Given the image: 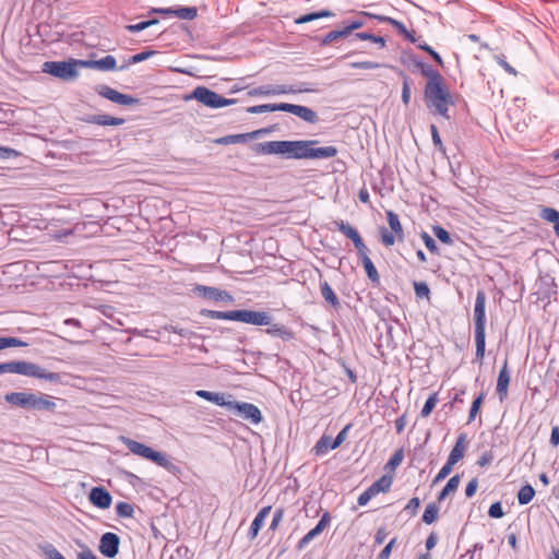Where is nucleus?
Returning <instances> with one entry per match:
<instances>
[{
    "label": "nucleus",
    "instance_id": "obj_26",
    "mask_svg": "<svg viewBox=\"0 0 559 559\" xmlns=\"http://www.w3.org/2000/svg\"><path fill=\"white\" fill-rule=\"evenodd\" d=\"M266 326L267 328L264 330V332L272 337L281 338L284 342L295 340L294 331L281 323H273L271 321L270 325Z\"/></svg>",
    "mask_w": 559,
    "mask_h": 559
},
{
    "label": "nucleus",
    "instance_id": "obj_45",
    "mask_svg": "<svg viewBox=\"0 0 559 559\" xmlns=\"http://www.w3.org/2000/svg\"><path fill=\"white\" fill-rule=\"evenodd\" d=\"M347 36H348V33L345 27L342 29H333V31L329 32L325 36L321 37L319 39V43H320V46H328L332 41L337 40L340 38L347 37Z\"/></svg>",
    "mask_w": 559,
    "mask_h": 559
},
{
    "label": "nucleus",
    "instance_id": "obj_25",
    "mask_svg": "<svg viewBox=\"0 0 559 559\" xmlns=\"http://www.w3.org/2000/svg\"><path fill=\"white\" fill-rule=\"evenodd\" d=\"M466 443H467L466 433H464V432L460 433L445 463L454 466L460 460H462L465 454Z\"/></svg>",
    "mask_w": 559,
    "mask_h": 559
},
{
    "label": "nucleus",
    "instance_id": "obj_56",
    "mask_svg": "<svg viewBox=\"0 0 559 559\" xmlns=\"http://www.w3.org/2000/svg\"><path fill=\"white\" fill-rule=\"evenodd\" d=\"M133 513H134V509L131 503L126 502V501H119L116 504V514L119 518H123V519L132 518Z\"/></svg>",
    "mask_w": 559,
    "mask_h": 559
},
{
    "label": "nucleus",
    "instance_id": "obj_31",
    "mask_svg": "<svg viewBox=\"0 0 559 559\" xmlns=\"http://www.w3.org/2000/svg\"><path fill=\"white\" fill-rule=\"evenodd\" d=\"M153 463L163 467L165 471L174 476L181 474V468L173 462V460L164 452L158 451Z\"/></svg>",
    "mask_w": 559,
    "mask_h": 559
},
{
    "label": "nucleus",
    "instance_id": "obj_59",
    "mask_svg": "<svg viewBox=\"0 0 559 559\" xmlns=\"http://www.w3.org/2000/svg\"><path fill=\"white\" fill-rule=\"evenodd\" d=\"M162 331L171 332L180 335L183 338H190L192 335H194V332L189 329L179 328L178 325L173 324H165L160 329Z\"/></svg>",
    "mask_w": 559,
    "mask_h": 559
},
{
    "label": "nucleus",
    "instance_id": "obj_12",
    "mask_svg": "<svg viewBox=\"0 0 559 559\" xmlns=\"http://www.w3.org/2000/svg\"><path fill=\"white\" fill-rule=\"evenodd\" d=\"M97 93L102 97H104L115 104L122 105V106H132V105H136L140 103L139 98L133 97L132 95H129V94L120 93L117 90H115L108 85H100L97 88Z\"/></svg>",
    "mask_w": 559,
    "mask_h": 559
},
{
    "label": "nucleus",
    "instance_id": "obj_11",
    "mask_svg": "<svg viewBox=\"0 0 559 559\" xmlns=\"http://www.w3.org/2000/svg\"><path fill=\"white\" fill-rule=\"evenodd\" d=\"M306 148L304 150V159H328L337 155L338 150L333 146L316 147L318 140H306Z\"/></svg>",
    "mask_w": 559,
    "mask_h": 559
},
{
    "label": "nucleus",
    "instance_id": "obj_44",
    "mask_svg": "<svg viewBox=\"0 0 559 559\" xmlns=\"http://www.w3.org/2000/svg\"><path fill=\"white\" fill-rule=\"evenodd\" d=\"M127 332L130 333L132 336L146 337V338H150V340H153L156 342L160 341V330H151V329L140 330V329L133 328V329H129Z\"/></svg>",
    "mask_w": 559,
    "mask_h": 559
},
{
    "label": "nucleus",
    "instance_id": "obj_20",
    "mask_svg": "<svg viewBox=\"0 0 559 559\" xmlns=\"http://www.w3.org/2000/svg\"><path fill=\"white\" fill-rule=\"evenodd\" d=\"M270 132V129H259L248 133H238V134H229L215 140L216 144L219 145H230V144H239L247 143L251 139H255L261 134H266Z\"/></svg>",
    "mask_w": 559,
    "mask_h": 559
},
{
    "label": "nucleus",
    "instance_id": "obj_57",
    "mask_svg": "<svg viewBox=\"0 0 559 559\" xmlns=\"http://www.w3.org/2000/svg\"><path fill=\"white\" fill-rule=\"evenodd\" d=\"M439 399H438V393L437 392H433L431 393L428 399L426 400L423 408H421V412H420V415L423 417H428L433 408L436 407L437 403H438Z\"/></svg>",
    "mask_w": 559,
    "mask_h": 559
},
{
    "label": "nucleus",
    "instance_id": "obj_35",
    "mask_svg": "<svg viewBox=\"0 0 559 559\" xmlns=\"http://www.w3.org/2000/svg\"><path fill=\"white\" fill-rule=\"evenodd\" d=\"M334 449H337V448L333 445V439L328 435H323L317 441L314 447L312 448V452L317 456H322V455L326 454L329 452V450H334Z\"/></svg>",
    "mask_w": 559,
    "mask_h": 559
},
{
    "label": "nucleus",
    "instance_id": "obj_49",
    "mask_svg": "<svg viewBox=\"0 0 559 559\" xmlns=\"http://www.w3.org/2000/svg\"><path fill=\"white\" fill-rule=\"evenodd\" d=\"M475 360L483 361L486 350V333L475 334Z\"/></svg>",
    "mask_w": 559,
    "mask_h": 559
},
{
    "label": "nucleus",
    "instance_id": "obj_34",
    "mask_svg": "<svg viewBox=\"0 0 559 559\" xmlns=\"http://www.w3.org/2000/svg\"><path fill=\"white\" fill-rule=\"evenodd\" d=\"M385 215H386V221H388L391 231L394 233V235L396 236L399 241H403L404 240V230H403L402 224L400 222L399 215L392 210H388L385 212Z\"/></svg>",
    "mask_w": 559,
    "mask_h": 559
},
{
    "label": "nucleus",
    "instance_id": "obj_54",
    "mask_svg": "<svg viewBox=\"0 0 559 559\" xmlns=\"http://www.w3.org/2000/svg\"><path fill=\"white\" fill-rule=\"evenodd\" d=\"M432 233H433L435 237L442 243L449 245V246L453 243V239H452L450 233L442 226L435 225L432 227Z\"/></svg>",
    "mask_w": 559,
    "mask_h": 559
},
{
    "label": "nucleus",
    "instance_id": "obj_46",
    "mask_svg": "<svg viewBox=\"0 0 559 559\" xmlns=\"http://www.w3.org/2000/svg\"><path fill=\"white\" fill-rule=\"evenodd\" d=\"M397 74L403 80L402 84V102L405 106H408L411 103V79L405 74L402 70L397 71Z\"/></svg>",
    "mask_w": 559,
    "mask_h": 559
},
{
    "label": "nucleus",
    "instance_id": "obj_4",
    "mask_svg": "<svg viewBox=\"0 0 559 559\" xmlns=\"http://www.w3.org/2000/svg\"><path fill=\"white\" fill-rule=\"evenodd\" d=\"M183 99L186 102L194 99L198 103L211 109H218L226 106H230L237 102L235 98H226L216 93L215 91H212L211 88L203 85L194 87L191 91V93L185 95Z\"/></svg>",
    "mask_w": 559,
    "mask_h": 559
},
{
    "label": "nucleus",
    "instance_id": "obj_64",
    "mask_svg": "<svg viewBox=\"0 0 559 559\" xmlns=\"http://www.w3.org/2000/svg\"><path fill=\"white\" fill-rule=\"evenodd\" d=\"M414 290L418 298H428L430 294V288L425 282H415L414 283Z\"/></svg>",
    "mask_w": 559,
    "mask_h": 559
},
{
    "label": "nucleus",
    "instance_id": "obj_51",
    "mask_svg": "<svg viewBox=\"0 0 559 559\" xmlns=\"http://www.w3.org/2000/svg\"><path fill=\"white\" fill-rule=\"evenodd\" d=\"M28 344L14 336H0V350L9 347H25Z\"/></svg>",
    "mask_w": 559,
    "mask_h": 559
},
{
    "label": "nucleus",
    "instance_id": "obj_2",
    "mask_svg": "<svg viewBox=\"0 0 559 559\" xmlns=\"http://www.w3.org/2000/svg\"><path fill=\"white\" fill-rule=\"evenodd\" d=\"M4 401L13 406L22 407L27 411L53 412L56 403L52 397L40 394L36 395L29 392H10L4 395Z\"/></svg>",
    "mask_w": 559,
    "mask_h": 559
},
{
    "label": "nucleus",
    "instance_id": "obj_40",
    "mask_svg": "<svg viewBox=\"0 0 559 559\" xmlns=\"http://www.w3.org/2000/svg\"><path fill=\"white\" fill-rule=\"evenodd\" d=\"M156 53L155 50H150V49H146V50H143L141 52H138L133 56H131L127 62L122 66H120L118 68L119 71H124L129 68V66L131 64H134V63H139V62H142V61H145L147 60L148 58H151L152 56H154Z\"/></svg>",
    "mask_w": 559,
    "mask_h": 559
},
{
    "label": "nucleus",
    "instance_id": "obj_32",
    "mask_svg": "<svg viewBox=\"0 0 559 559\" xmlns=\"http://www.w3.org/2000/svg\"><path fill=\"white\" fill-rule=\"evenodd\" d=\"M400 61L405 68H407L413 73L419 72L425 63L412 51H403Z\"/></svg>",
    "mask_w": 559,
    "mask_h": 559
},
{
    "label": "nucleus",
    "instance_id": "obj_41",
    "mask_svg": "<svg viewBox=\"0 0 559 559\" xmlns=\"http://www.w3.org/2000/svg\"><path fill=\"white\" fill-rule=\"evenodd\" d=\"M535 496V489L532 485L525 484L518 492V502L520 506L528 504Z\"/></svg>",
    "mask_w": 559,
    "mask_h": 559
},
{
    "label": "nucleus",
    "instance_id": "obj_18",
    "mask_svg": "<svg viewBox=\"0 0 559 559\" xmlns=\"http://www.w3.org/2000/svg\"><path fill=\"white\" fill-rule=\"evenodd\" d=\"M331 522V515L329 512H324L316 526L311 528L296 545L297 550L305 549L311 540H313L316 537H318L324 528L328 526V524Z\"/></svg>",
    "mask_w": 559,
    "mask_h": 559
},
{
    "label": "nucleus",
    "instance_id": "obj_63",
    "mask_svg": "<svg viewBox=\"0 0 559 559\" xmlns=\"http://www.w3.org/2000/svg\"><path fill=\"white\" fill-rule=\"evenodd\" d=\"M420 238L423 239L426 248L431 252V253H439L438 251V246L435 241V239L426 231H421L420 234Z\"/></svg>",
    "mask_w": 559,
    "mask_h": 559
},
{
    "label": "nucleus",
    "instance_id": "obj_16",
    "mask_svg": "<svg viewBox=\"0 0 559 559\" xmlns=\"http://www.w3.org/2000/svg\"><path fill=\"white\" fill-rule=\"evenodd\" d=\"M537 295L539 300L546 301L547 304L557 295V284L552 276L546 274L539 277L537 282Z\"/></svg>",
    "mask_w": 559,
    "mask_h": 559
},
{
    "label": "nucleus",
    "instance_id": "obj_36",
    "mask_svg": "<svg viewBox=\"0 0 559 559\" xmlns=\"http://www.w3.org/2000/svg\"><path fill=\"white\" fill-rule=\"evenodd\" d=\"M419 72L423 76L427 79V83L425 86H429L431 84L436 85L443 82L442 75L426 62L424 63Z\"/></svg>",
    "mask_w": 559,
    "mask_h": 559
},
{
    "label": "nucleus",
    "instance_id": "obj_8",
    "mask_svg": "<svg viewBox=\"0 0 559 559\" xmlns=\"http://www.w3.org/2000/svg\"><path fill=\"white\" fill-rule=\"evenodd\" d=\"M334 225L340 233H342L353 241L359 257L368 254L369 249L365 245L360 234L355 227H353L347 222H344L342 219L334 221Z\"/></svg>",
    "mask_w": 559,
    "mask_h": 559
},
{
    "label": "nucleus",
    "instance_id": "obj_29",
    "mask_svg": "<svg viewBox=\"0 0 559 559\" xmlns=\"http://www.w3.org/2000/svg\"><path fill=\"white\" fill-rule=\"evenodd\" d=\"M271 506L263 507L254 516L247 535L250 540L254 539L258 536L260 530L264 524L265 518L271 512Z\"/></svg>",
    "mask_w": 559,
    "mask_h": 559
},
{
    "label": "nucleus",
    "instance_id": "obj_28",
    "mask_svg": "<svg viewBox=\"0 0 559 559\" xmlns=\"http://www.w3.org/2000/svg\"><path fill=\"white\" fill-rule=\"evenodd\" d=\"M320 293L325 302L335 311H338L342 308V304L331 287V285L326 281L320 282Z\"/></svg>",
    "mask_w": 559,
    "mask_h": 559
},
{
    "label": "nucleus",
    "instance_id": "obj_13",
    "mask_svg": "<svg viewBox=\"0 0 559 559\" xmlns=\"http://www.w3.org/2000/svg\"><path fill=\"white\" fill-rule=\"evenodd\" d=\"M475 334L486 333V294L478 289L474 306Z\"/></svg>",
    "mask_w": 559,
    "mask_h": 559
},
{
    "label": "nucleus",
    "instance_id": "obj_19",
    "mask_svg": "<svg viewBox=\"0 0 559 559\" xmlns=\"http://www.w3.org/2000/svg\"><path fill=\"white\" fill-rule=\"evenodd\" d=\"M283 111L295 115L296 117L311 124H314L319 121L318 114L307 106L284 103Z\"/></svg>",
    "mask_w": 559,
    "mask_h": 559
},
{
    "label": "nucleus",
    "instance_id": "obj_6",
    "mask_svg": "<svg viewBox=\"0 0 559 559\" xmlns=\"http://www.w3.org/2000/svg\"><path fill=\"white\" fill-rule=\"evenodd\" d=\"M316 87H313L309 83H298L296 85H261L257 86L249 91L250 96H270V95H285V94H296V93H311L316 92Z\"/></svg>",
    "mask_w": 559,
    "mask_h": 559
},
{
    "label": "nucleus",
    "instance_id": "obj_17",
    "mask_svg": "<svg viewBox=\"0 0 559 559\" xmlns=\"http://www.w3.org/2000/svg\"><path fill=\"white\" fill-rule=\"evenodd\" d=\"M121 441L131 453L143 459H146L151 462H153L158 452L153 448L128 437H121Z\"/></svg>",
    "mask_w": 559,
    "mask_h": 559
},
{
    "label": "nucleus",
    "instance_id": "obj_37",
    "mask_svg": "<svg viewBox=\"0 0 559 559\" xmlns=\"http://www.w3.org/2000/svg\"><path fill=\"white\" fill-rule=\"evenodd\" d=\"M359 258L361 260L362 266L366 271L368 278L371 281V283L379 284L380 283L379 273H378L373 262L369 258V255L364 254L362 257H359Z\"/></svg>",
    "mask_w": 559,
    "mask_h": 559
},
{
    "label": "nucleus",
    "instance_id": "obj_47",
    "mask_svg": "<svg viewBox=\"0 0 559 559\" xmlns=\"http://www.w3.org/2000/svg\"><path fill=\"white\" fill-rule=\"evenodd\" d=\"M198 14L195 7H177L175 8L174 15L180 20L191 21Z\"/></svg>",
    "mask_w": 559,
    "mask_h": 559
},
{
    "label": "nucleus",
    "instance_id": "obj_38",
    "mask_svg": "<svg viewBox=\"0 0 559 559\" xmlns=\"http://www.w3.org/2000/svg\"><path fill=\"white\" fill-rule=\"evenodd\" d=\"M284 103L278 104H261L247 107L245 110L249 114H264V112H274V111H283Z\"/></svg>",
    "mask_w": 559,
    "mask_h": 559
},
{
    "label": "nucleus",
    "instance_id": "obj_55",
    "mask_svg": "<svg viewBox=\"0 0 559 559\" xmlns=\"http://www.w3.org/2000/svg\"><path fill=\"white\" fill-rule=\"evenodd\" d=\"M417 48L420 50L427 52L436 63L443 67V59L440 56L438 51H436L430 45H428L426 41L421 40L417 44Z\"/></svg>",
    "mask_w": 559,
    "mask_h": 559
},
{
    "label": "nucleus",
    "instance_id": "obj_5",
    "mask_svg": "<svg viewBox=\"0 0 559 559\" xmlns=\"http://www.w3.org/2000/svg\"><path fill=\"white\" fill-rule=\"evenodd\" d=\"M81 62H83L81 59L46 61L41 66V71L66 82H71L78 79Z\"/></svg>",
    "mask_w": 559,
    "mask_h": 559
},
{
    "label": "nucleus",
    "instance_id": "obj_14",
    "mask_svg": "<svg viewBox=\"0 0 559 559\" xmlns=\"http://www.w3.org/2000/svg\"><path fill=\"white\" fill-rule=\"evenodd\" d=\"M120 537L112 532H106L100 536L98 550L108 559L115 558L119 552Z\"/></svg>",
    "mask_w": 559,
    "mask_h": 559
},
{
    "label": "nucleus",
    "instance_id": "obj_21",
    "mask_svg": "<svg viewBox=\"0 0 559 559\" xmlns=\"http://www.w3.org/2000/svg\"><path fill=\"white\" fill-rule=\"evenodd\" d=\"M88 500L94 507L106 510L110 508L112 497L106 488L96 486L91 489Z\"/></svg>",
    "mask_w": 559,
    "mask_h": 559
},
{
    "label": "nucleus",
    "instance_id": "obj_61",
    "mask_svg": "<svg viewBox=\"0 0 559 559\" xmlns=\"http://www.w3.org/2000/svg\"><path fill=\"white\" fill-rule=\"evenodd\" d=\"M540 217L555 225L556 222H559V211L554 207H543Z\"/></svg>",
    "mask_w": 559,
    "mask_h": 559
},
{
    "label": "nucleus",
    "instance_id": "obj_39",
    "mask_svg": "<svg viewBox=\"0 0 559 559\" xmlns=\"http://www.w3.org/2000/svg\"><path fill=\"white\" fill-rule=\"evenodd\" d=\"M393 483L392 476L383 475L380 478H378L374 483H372L369 488L373 491V493L377 496L380 492H386L390 490Z\"/></svg>",
    "mask_w": 559,
    "mask_h": 559
},
{
    "label": "nucleus",
    "instance_id": "obj_48",
    "mask_svg": "<svg viewBox=\"0 0 559 559\" xmlns=\"http://www.w3.org/2000/svg\"><path fill=\"white\" fill-rule=\"evenodd\" d=\"M439 507L435 503H428L423 514V522L426 524H432L438 519Z\"/></svg>",
    "mask_w": 559,
    "mask_h": 559
},
{
    "label": "nucleus",
    "instance_id": "obj_50",
    "mask_svg": "<svg viewBox=\"0 0 559 559\" xmlns=\"http://www.w3.org/2000/svg\"><path fill=\"white\" fill-rule=\"evenodd\" d=\"M485 396H486L485 392H484V391H481V392H479V394H478V395L473 400L472 405H471V408H469V414H468V420H467V424L472 423V421L476 418V416H477V414H478V412H479V409H480V407H481V404L484 403Z\"/></svg>",
    "mask_w": 559,
    "mask_h": 559
},
{
    "label": "nucleus",
    "instance_id": "obj_58",
    "mask_svg": "<svg viewBox=\"0 0 559 559\" xmlns=\"http://www.w3.org/2000/svg\"><path fill=\"white\" fill-rule=\"evenodd\" d=\"M378 230H379V236H380L381 242L385 247H392L395 243V241L397 240L394 233L390 231L386 227L380 226Z\"/></svg>",
    "mask_w": 559,
    "mask_h": 559
},
{
    "label": "nucleus",
    "instance_id": "obj_22",
    "mask_svg": "<svg viewBox=\"0 0 559 559\" xmlns=\"http://www.w3.org/2000/svg\"><path fill=\"white\" fill-rule=\"evenodd\" d=\"M8 372L16 373L25 377H35L37 364L26 360L7 361Z\"/></svg>",
    "mask_w": 559,
    "mask_h": 559
},
{
    "label": "nucleus",
    "instance_id": "obj_62",
    "mask_svg": "<svg viewBox=\"0 0 559 559\" xmlns=\"http://www.w3.org/2000/svg\"><path fill=\"white\" fill-rule=\"evenodd\" d=\"M431 139L435 147L442 154L445 153V146L442 143L438 128L435 124L430 126Z\"/></svg>",
    "mask_w": 559,
    "mask_h": 559
},
{
    "label": "nucleus",
    "instance_id": "obj_3",
    "mask_svg": "<svg viewBox=\"0 0 559 559\" xmlns=\"http://www.w3.org/2000/svg\"><path fill=\"white\" fill-rule=\"evenodd\" d=\"M424 97L426 105L429 109H433V112L449 119V105H454L452 96L444 85V82L425 86Z\"/></svg>",
    "mask_w": 559,
    "mask_h": 559
},
{
    "label": "nucleus",
    "instance_id": "obj_42",
    "mask_svg": "<svg viewBox=\"0 0 559 559\" xmlns=\"http://www.w3.org/2000/svg\"><path fill=\"white\" fill-rule=\"evenodd\" d=\"M34 378L46 380L52 383H63L61 373L47 371L39 365H37V370Z\"/></svg>",
    "mask_w": 559,
    "mask_h": 559
},
{
    "label": "nucleus",
    "instance_id": "obj_33",
    "mask_svg": "<svg viewBox=\"0 0 559 559\" xmlns=\"http://www.w3.org/2000/svg\"><path fill=\"white\" fill-rule=\"evenodd\" d=\"M195 395L207 401V402L214 403L218 406L226 407L227 409L230 404V401L225 400L224 393L211 392V391H206V390H198L195 392Z\"/></svg>",
    "mask_w": 559,
    "mask_h": 559
},
{
    "label": "nucleus",
    "instance_id": "obj_43",
    "mask_svg": "<svg viewBox=\"0 0 559 559\" xmlns=\"http://www.w3.org/2000/svg\"><path fill=\"white\" fill-rule=\"evenodd\" d=\"M460 485V475H453L442 488V490L438 495V501H442L447 498V496L451 492H454Z\"/></svg>",
    "mask_w": 559,
    "mask_h": 559
},
{
    "label": "nucleus",
    "instance_id": "obj_7",
    "mask_svg": "<svg viewBox=\"0 0 559 559\" xmlns=\"http://www.w3.org/2000/svg\"><path fill=\"white\" fill-rule=\"evenodd\" d=\"M228 411L233 412L234 415L252 425H259L263 421V415L260 408L249 402L230 401Z\"/></svg>",
    "mask_w": 559,
    "mask_h": 559
},
{
    "label": "nucleus",
    "instance_id": "obj_1",
    "mask_svg": "<svg viewBox=\"0 0 559 559\" xmlns=\"http://www.w3.org/2000/svg\"><path fill=\"white\" fill-rule=\"evenodd\" d=\"M306 140H280L257 143L253 151L257 154L281 155L284 158L304 159Z\"/></svg>",
    "mask_w": 559,
    "mask_h": 559
},
{
    "label": "nucleus",
    "instance_id": "obj_15",
    "mask_svg": "<svg viewBox=\"0 0 559 559\" xmlns=\"http://www.w3.org/2000/svg\"><path fill=\"white\" fill-rule=\"evenodd\" d=\"M193 292L207 300L224 302L234 301L233 296L228 292L219 289L217 287L197 285Z\"/></svg>",
    "mask_w": 559,
    "mask_h": 559
},
{
    "label": "nucleus",
    "instance_id": "obj_23",
    "mask_svg": "<svg viewBox=\"0 0 559 559\" xmlns=\"http://www.w3.org/2000/svg\"><path fill=\"white\" fill-rule=\"evenodd\" d=\"M81 68L96 69L99 71L118 70L117 60L111 55H106L105 57L98 60H83V62H81Z\"/></svg>",
    "mask_w": 559,
    "mask_h": 559
},
{
    "label": "nucleus",
    "instance_id": "obj_9",
    "mask_svg": "<svg viewBox=\"0 0 559 559\" xmlns=\"http://www.w3.org/2000/svg\"><path fill=\"white\" fill-rule=\"evenodd\" d=\"M334 225L340 233H342L353 241L359 257L368 254L369 249L365 245L360 234L355 227H353L347 222H344L342 219L334 221Z\"/></svg>",
    "mask_w": 559,
    "mask_h": 559
},
{
    "label": "nucleus",
    "instance_id": "obj_60",
    "mask_svg": "<svg viewBox=\"0 0 559 559\" xmlns=\"http://www.w3.org/2000/svg\"><path fill=\"white\" fill-rule=\"evenodd\" d=\"M40 549L47 559H66L64 556L51 544H46L41 546Z\"/></svg>",
    "mask_w": 559,
    "mask_h": 559
},
{
    "label": "nucleus",
    "instance_id": "obj_52",
    "mask_svg": "<svg viewBox=\"0 0 559 559\" xmlns=\"http://www.w3.org/2000/svg\"><path fill=\"white\" fill-rule=\"evenodd\" d=\"M403 459L404 450L401 448L391 455V457L389 459L384 466V469L388 472H394L396 467L402 463Z\"/></svg>",
    "mask_w": 559,
    "mask_h": 559
},
{
    "label": "nucleus",
    "instance_id": "obj_27",
    "mask_svg": "<svg viewBox=\"0 0 559 559\" xmlns=\"http://www.w3.org/2000/svg\"><path fill=\"white\" fill-rule=\"evenodd\" d=\"M272 320V316L266 311L246 309V317L243 323L261 326L270 325Z\"/></svg>",
    "mask_w": 559,
    "mask_h": 559
},
{
    "label": "nucleus",
    "instance_id": "obj_10",
    "mask_svg": "<svg viewBox=\"0 0 559 559\" xmlns=\"http://www.w3.org/2000/svg\"><path fill=\"white\" fill-rule=\"evenodd\" d=\"M334 225L340 233H342L353 241L359 257L368 254L369 249L365 245L360 234L355 227H353L347 222H344L342 219L334 221Z\"/></svg>",
    "mask_w": 559,
    "mask_h": 559
},
{
    "label": "nucleus",
    "instance_id": "obj_24",
    "mask_svg": "<svg viewBox=\"0 0 559 559\" xmlns=\"http://www.w3.org/2000/svg\"><path fill=\"white\" fill-rule=\"evenodd\" d=\"M510 383V371L508 369V359L506 358L497 379L496 392L502 402L508 396V388Z\"/></svg>",
    "mask_w": 559,
    "mask_h": 559
},
{
    "label": "nucleus",
    "instance_id": "obj_30",
    "mask_svg": "<svg viewBox=\"0 0 559 559\" xmlns=\"http://www.w3.org/2000/svg\"><path fill=\"white\" fill-rule=\"evenodd\" d=\"M84 121L87 122V123L103 126V127H107V126L117 127V126H121V124L124 123V119L123 118L111 117V116L106 115V114H103V115H91V116L86 117L84 119Z\"/></svg>",
    "mask_w": 559,
    "mask_h": 559
},
{
    "label": "nucleus",
    "instance_id": "obj_53",
    "mask_svg": "<svg viewBox=\"0 0 559 559\" xmlns=\"http://www.w3.org/2000/svg\"><path fill=\"white\" fill-rule=\"evenodd\" d=\"M355 37L360 40L372 41V43L379 45L380 48L385 47V43H386L384 37L377 36L374 34L368 33V32H358L355 34Z\"/></svg>",
    "mask_w": 559,
    "mask_h": 559
}]
</instances>
